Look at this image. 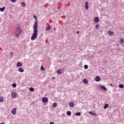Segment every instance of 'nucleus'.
<instances>
[{
	"label": "nucleus",
	"instance_id": "obj_20",
	"mask_svg": "<svg viewBox=\"0 0 124 124\" xmlns=\"http://www.w3.org/2000/svg\"><path fill=\"white\" fill-rule=\"evenodd\" d=\"M119 42L121 44H123V43H124V40L123 39H120L119 40Z\"/></svg>",
	"mask_w": 124,
	"mask_h": 124
},
{
	"label": "nucleus",
	"instance_id": "obj_1",
	"mask_svg": "<svg viewBox=\"0 0 124 124\" xmlns=\"http://www.w3.org/2000/svg\"><path fill=\"white\" fill-rule=\"evenodd\" d=\"M34 31L32 36H31V40H35L37 38V35L38 34V31H37V27H33Z\"/></svg>",
	"mask_w": 124,
	"mask_h": 124
},
{
	"label": "nucleus",
	"instance_id": "obj_6",
	"mask_svg": "<svg viewBox=\"0 0 124 124\" xmlns=\"http://www.w3.org/2000/svg\"><path fill=\"white\" fill-rule=\"evenodd\" d=\"M99 21V18H98V17L96 16L94 17L93 21L95 23H97Z\"/></svg>",
	"mask_w": 124,
	"mask_h": 124
},
{
	"label": "nucleus",
	"instance_id": "obj_16",
	"mask_svg": "<svg viewBox=\"0 0 124 124\" xmlns=\"http://www.w3.org/2000/svg\"><path fill=\"white\" fill-rule=\"evenodd\" d=\"M57 74H59V75L62 74V71H61V69L57 70Z\"/></svg>",
	"mask_w": 124,
	"mask_h": 124
},
{
	"label": "nucleus",
	"instance_id": "obj_19",
	"mask_svg": "<svg viewBox=\"0 0 124 124\" xmlns=\"http://www.w3.org/2000/svg\"><path fill=\"white\" fill-rule=\"evenodd\" d=\"M4 9H5V7L0 8V11L3 12V11H4Z\"/></svg>",
	"mask_w": 124,
	"mask_h": 124
},
{
	"label": "nucleus",
	"instance_id": "obj_28",
	"mask_svg": "<svg viewBox=\"0 0 124 124\" xmlns=\"http://www.w3.org/2000/svg\"><path fill=\"white\" fill-rule=\"evenodd\" d=\"M50 30H51V27H50V26H47V27L46 28V31H50Z\"/></svg>",
	"mask_w": 124,
	"mask_h": 124
},
{
	"label": "nucleus",
	"instance_id": "obj_27",
	"mask_svg": "<svg viewBox=\"0 0 124 124\" xmlns=\"http://www.w3.org/2000/svg\"><path fill=\"white\" fill-rule=\"evenodd\" d=\"M3 100H4L3 97H0V102H3Z\"/></svg>",
	"mask_w": 124,
	"mask_h": 124
},
{
	"label": "nucleus",
	"instance_id": "obj_30",
	"mask_svg": "<svg viewBox=\"0 0 124 124\" xmlns=\"http://www.w3.org/2000/svg\"><path fill=\"white\" fill-rule=\"evenodd\" d=\"M84 67L85 69H88V67H89V66H88V65H85Z\"/></svg>",
	"mask_w": 124,
	"mask_h": 124
},
{
	"label": "nucleus",
	"instance_id": "obj_18",
	"mask_svg": "<svg viewBox=\"0 0 124 124\" xmlns=\"http://www.w3.org/2000/svg\"><path fill=\"white\" fill-rule=\"evenodd\" d=\"M75 116H78V117L81 116V112H76L75 114Z\"/></svg>",
	"mask_w": 124,
	"mask_h": 124
},
{
	"label": "nucleus",
	"instance_id": "obj_37",
	"mask_svg": "<svg viewBox=\"0 0 124 124\" xmlns=\"http://www.w3.org/2000/svg\"><path fill=\"white\" fill-rule=\"evenodd\" d=\"M55 78H55V77H53L52 78V80H55Z\"/></svg>",
	"mask_w": 124,
	"mask_h": 124
},
{
	"label": "nucleus",
	"instance_id": "obj_14",
	"mask_svg": "<svg viewBox=\"0 0 124 124\" xmlns=\"http://www.w3.org/2000/svg\"><path fill=\"white\" fill-rule=\"evenodd\" d=\"M83 83H85V84H88L89 83V80L88 79L84 78L83 80Z\"/></svg>",
	"mask_w": 124,
	"mask_h": 124
},
{
	"label": "nucleus",
	"instance_id": "obj_34",
	"mask_svg": "<svg viewBox=\"0 0 124 124\" xmlns=\"http://www.w3.org/2000/svg\"><path fill=\"white\" fill-rule=\"evenodd\" d=\"M10 55L11 56H13V55H14V53H13V52H10Z\"/></svg>",
	"mask_w": 124,
	"mask_h": 124
},
{
	"label": "nucleus",
	"instance_id": "obj_15",
	"mask_svg": "<svg viewBox=\"0 0 124 124\" xmlns=\"http://www.w3.org/2000/svg\"><path fill=\"white\" fill-rule=\"evenodd\" d=\"M19 72H24V70L22 69V67H19L18 69Z\"/></svg>",
	"mask_w": 124,
	"mask_h": 124
},
{
	"label": "nucleus",
	"instance_id": "obj_25",
	"mask_svg": "<svg viewBox=\"0 0 124 124\" xmlns=\"http://www.w3.org/2000/svg\"><path fill=\"white\" fill-rule=\"evenodd\" d=\"M119 87L120 88V89H124V85L123 84H120L119 85Z\"/></svg>",
	"mask_w": 124,
	"mask_h": 124
},
{
	"label": "nucleus",
	"instance_id": "obj_40",
	"mask_svg": "<svg viewBox=\"0 0 124 124\" xmlns=\"http://www.w3.org/2000/svg\"><path fill=\"white\" fill-rule=\"evenodd\" d=\"M0 124H5L4 123H0Z\"/></svg>",
	"mask_w": 124,
	"mask_h": 124
},
{
	"label": "nucleus",
	"instance_id": "obj_32",
	"mask_svg": "<svg viewBox=\"0 0 124 124\" xmlns=\"http://www.w3.org/2000/svg\"><path fill=\"white\" fill-rule=\"evenodd\" d=\"M41 70H45V69H44V68H43V66H41Z\"/></svg>",
	"mask_w": 124,
	"mask_h": 124
},
{
	"label": "nucleus",
	"instance_id": "obj_9",
	"mask_svg": "<svg viewBox=\"0 0 124 124\" xmlns=\"http://www.w3.org/2000/svg\"><path fill=\"white\" fill-rule=\"evenodd\" d=\"M69 106H70L71 108H73V107L75 106V104L74 103L71 102L69 104Z\"/></svg>",
	"mask_w": 124,
	"mask_h": 124
},
{
	"label": "nucleus",
	"instance_id": "obj_12",
	"mask_svg": "<svg viewBox=\"0 0 124 124\" xmlns=\"http://www.w3.org/2000/svg\"><path fill=\"white\" fill-rule=\"evenodd\" d=\"M85 7L86 10H88L89 9V5H88V1L86 2Z\"/></svg>",
	"mask_w": 124,
	"mask_h": 124
},
{
	"label": "nucleus",
	"instance_id": "obj_35",
	"mask_svg": "<svg viewBox=\"0 0 124 124\" xmlns=\"http://www.w3.org/2000/svg\"><path fill=\"white\" fill-rule=\"evenodd\" d=\"M62 116L63 117H65V114H64V113H63V114H62Z\"/></svg>",
	"mask_w": 124,
	"mask_h": 124
},
{
	"label": "nucleus",
	"instance_id": "obj_7",
	"mask_svg": "<svg viewBox=\"0 0 124 124\" xmlns=\"http://www.w3.org/2000/svg\"><path fill=\"white\" fill-rule=\"evenodd\" d=\"M16 66H17V67H20V66H23V63L21 62H17L16 64Z\"/></svg>",
	"mask_w": 124,
	"mask_h": 124
},
{
	"label": "nucleus",
	"instance_id": "obj_24",
	"mask_svg": "<svg viewBox=\"0 0 124 124\" xmlns=\"http://www.w3.org/2000/svg\"><path fill=\"white\" fill-rule=\"evenodd\" d=\"M16 86H17V84L15 83H14L12 84L13 88H16Z\"/></svg>",
	"mask_w": 124,
	"mask_h": 124
},
{
	"label": "nucleus",
	"instance_id": "obj_31",
	"mask_svg": "<svg viewBox=\"0 0 124 124\" xmlns=\"http://www.w3.org/2000/svg\"><path fill=\"white\" fill-rule=\"evenodd\" d=\"M99 27V24H97L95 25V28L97 29V30H98Z\"/></svg>",
	"mask_w": 124,
	"mask_h": 124
},
{
	"label": "nucleus",
	"instance_id": "obj_4",
	"mask_svg": "<svg viewBox=\"0 0 124 124\" xmlns=\"http://www.w3.org/2000/svg\"><path fill=\"white\" fill-rule=\"evenodd\" d=\"M11 96H12V98H15L17 96V93L15 92H11Z\"/></svg>",
	"mask_w": 124,
	"mask_h": 124
},
{
	"label": "nucleus",
	"instance_id": "obj_33",
	"mask_svg": "<svg viewBox=\"0 0 124 124\" xmlns=\"http://www.w3.org/2000/svg\"><path fill=\"white\" fill-rule=\"evenodd\" d=\"M16 0H11V1L12 2H16Z\"/></svg>",
	"mask_w": 124,
	"mask_h": 124
},
{
	"label": "nucleus",
	"instance_id": "obj_13",
	"mask_svg": "<svg viewBox=\"0 0 124 124\" xmlns=\"http://www.w3.org/2000/svg\"><path fill=\"white\" fill-rule=\"evenodd\" d=\"M108 34H109V35H113L114 34V32L110 31H108Z\"/></svg>",
	"mask_w": 124,
	"mask_h": 124
},
{
	"label": "nucleus",
	"instance_id": "obj_38",
	"mask_svg": "<svg viewBox=\"0 0 124 124\" xmlns=\"http://www.w3.org/2000/svg\"><path fill=\"white\" fill-rule=\"evenodd\" d=\"M109 86H110V87H113V84H112L111 83H110Z\"/></svg>",
	"mask_w": 124,
	"mask_h": 124
},
{
	"label": "nucleus",
	"instance_id": "obj_8",
	"mask_svg": "<svg viewBox=\"0 0 124 124\" xmlns=\"http://www.w3.org/2000/svg\"><path fill=\"white\" fill-rule=\"evenodd\" d=\"M100 88L102 90H103V91H107V89L106 87H105V86H104L100 85Z\"/></svg>",
	"mask_w": 124,
	"mask_h": 124
},
{
	"label": "nucleus",
	"instance_id": "obj_39",
	"mask_svg": "<svg viewBox=\"0 0 124 124\" xmlns=\"http://www.w3.org/2000/svg\"><path fill=\"white\" fill-rule=\"evenodd\" d=\"M49 124H55L54 122H50Z\"/></svg>",
	"mask_w": 124,
	"mask_h": 124
},
{
	"label": "nucleus",
	"instance_id": "obj_23",
	"mask_svg": "<svg viewBox=\"0 0 124 124\" xmlns=\"http://www.w3.org/2000/svg\"><path fill=\"white\" fill-rule=\"evenodd\" d=\"M21 6L23 7H25V6H26V3H25V2H21Z\"/></svg>",
	"mask_w": 124,
	"mask_h": 124
},
{
	"label": "nucleus",
	"instance_id": "obj_36",
	"mask_svg": "<svg viewBox=\"0 0 124 124\" xmlns=\"http://www.w3.org/2000/svg\"><path fill=\"white\" fill-rule=\"evenodd\" d=\"M79 33H80V32L79 31H77V34H79Z\"/></svg>",
	"mask_w": 124,
	"mask_h": 124
},
{
	"label": "nucleus",
	"instance_id": "obj_2",
	"mask_svg": "<svg viewBox=\"0 0 124 124\" xmlns=\"http://www.w3.org/2000/svg\"><path fill=\"white\" fill-rule=\"evenodd\" d=\"M23 32V31H22V29L20 28V27H18L16 28V30L15 32V35L16 36V37H19V35L20 34H22Z\"/></svg>",
	"mask_w": 124,
	"mask_h": 124
},
{
	"label": "nucleus",
	"instance_id": "obj_11",
	"mask_svg": "<svg viewBox=\"0 0 124 124\" xmlns=\"http://www.w3.org/2000/svg\"><path fill=\"white\" fill-rule=\"evenodd\" d=\"M101 80V78H100V77L99 76H96L95 78V81L96 82H99Z\"/></svg>",
	"mask_w": 124,
	"mask_h": 124
},
{
	"label": "nucleus",
	"instance_id": "obj_26",
	"mask_svg": "<svg viewBox=\"0 0 124 124\" xmlns=\"http://www.w3.org/2000/svg\"><path fill=\"white\" fill-rule=\"evenodd\" d=\"M29 90L30 92H34V89L30 87Z\"/></svg>",
	"mask_w": 124,
	"mask_h": 124
},
{
	"label": "nucleus",
	"instance_id": "obj_5",
	"mask_svg": "<svg viewBox=\"0 0 124 124\" xmlns=\"http://www.w3.org/2000/svg\"><path fill=\"white\" fill-rule=\"evenodd\" d=\"M42 102H44V103H46V102H48V98L43 97L42 98Z\"/></svg>",
	"mask_w": 124,
	"mask_h": 124
},
{
	"label": "nucleus",
	"instance_id": "obj_21",
	"mask_svg": "<svg viewBox=\"0 0 124 124\" xmlns=\"http://www.w3.org/2000/svg\"><path fill=\"white\" fill-rule=\"evenodd\" d=\"M109 107V105L108 104H106L104 106V109H107V108Z\"/></svg>",
	"mask_w": 124,
	"mask_h": 124
},
{
	"label": "nucleus",
	"instance_id": "obj_29",
	"mask_svg": "<svg viewBox=\"0 0 124 124\" xmlns=\"http://www.w3.org/2000/svg\"><path fill=\"white\" fill-rule=\"evenodd\" d=\"M89 113H90V114H92L93 116H97L96 113H93V112H92V111H90Z\"/></svg>",
	"mask_w": 124,
	"mask_h": 124
},
{
	"label": "nucleus",
	"instance_id": "obj_17",
	"mask_svg": "<svg viewBox=\"0 0 124 124\" xmlns=\"http://www.w3.org/2000/svg\"><path fill=\"white\" fill-rule=\"evenodd\" d=\"M58 104H57V103H54L52 104V107H53V108H56V107H57Z\"/></svg>",
	"mask_w": 124,
	"mask_h": 124
},
{
	"label": "nucleus",
	"instance_id": "obj_22",
	"mask_svg": "<svg viewBox=\"0 0 124 124\" xmlns=\"http://www.w3.org/2000/svg\"><path fill=\"white\" fill-rule=\"evenodd\" d=\"M67 115L68 116H71V111H68L67 112Z\"/></svg>",
	"mask_w": 124,
	"mask_h": 124
},
{
	"label": "nucleus",
	"instance_id": "obj_3",
	"mask_svg": "<svg viewBox=\"0 0 124 124\" xmlns=\"http://www.w3.org/2000/svg\"><path fill=\"white\" fill-rule=\"evenodd\" d=\"M34 18L35 20V22L34 24L33 27H38V23H37V17H36V16H34Z\"/></svg>",
	"mask_w": 124,
	"mask_h": 124
},
{
	"label": "nucleus",
	"instance_id": "obj_10",
	"mask_svg": "<svg viewBox=\"0 0 124 124\" xmlns=\"http://www.w3.org/2000/svg\"><path fill=\"white\" fill-rule=\"evenodd\" d=\"M16 111H17V109L16 108L13 109L11 112L12 114L15 115L16 114Z\"/></svg>",
	"mask_w": 124,
	"mask_h": 124
}]
</instances>
